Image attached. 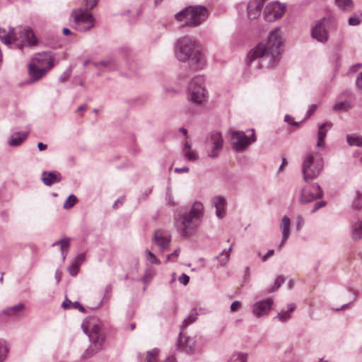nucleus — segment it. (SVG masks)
<instances>
[{"label":"nucleus","instance_id":"nucleus-63","mask_svg":"<svg viewBox=\"0 0 362 362\" xmlns=\"http://www.w3.org/2000/svg\"><path fill=\"white\" fill-rule=\"evenodd\" d=\"M61 277H62V272L59 269H57L55 272V279L57 280V283H59L60 281Z\"/></svg>","mask_w":362,"mask_h":362},{"label":"nucleus","instance_id":"nucleus-17","mask_svg":"<svg viewBox=\"0 0 362 362\" xmlns=\"http://www.w3.org/2000/svg\"><path fill=\"white\" fill-rule=\"evenodd\" d=\"M171 241V234L169 231L162 229L156 230L154 233V242L161 250L169 247Z\"/></svg>","mask_w":362,"mask_h":362},{"label":"nucleus","instance_id":"nucleus-55","mask_svg":"<svg viewBox=\"0 0 362 362\" xmlns=\"http://www.w3.org/2000/svg\"><path fill=\"white\" fill-rule=\"evenodd\" d=\"M72 305H73V302H71L69 299H65L63 301L62 306L64 309H72Z\"/></svg>","mask_w":362,"mask_h":362},{"label":"nucleus","instance_id":"nucleus-52","mask_svg":"<svg viewBox=\"0 0 362 362\" xmlns=\"http://www.w3.org/2000/svg\"><path fill=\"white\" fill-rule=\"evenodd\" d=\"M111 291H112V286L110 284L106 286L105 287V294H104V296L103 298V299L101 300V303L105 301V300L109 297V296L110 295L111 293Z\"/></svg>","mask_w":362,"mask_h":362},{"label":"nucleus","instance_id":"nucleus-28","mask_svg":"<svg viewBox=\"0 0 362 362\" xmlns=\"http://www.w3.org/2000/svg\"><path fill=\"white\" fill-rule=\"evenodd\" d=\"M26 132H16L11 135L9 144L12 146H20L27 138Z\"/></svg>","mask_w":362,"mask_h":362},{"label":"nucleus","instance_id":"nucleus-10","mask_svg":"<svg viewBox=\"0 0 362 362\" xmlns=\"http://www.w3.org/2000/svg\"><path fill=\"white\" fill-rule=\"evenodd\" d=\"M251 132V136H247L243 131H230L232 146L236 152L240 153L245 151L251 144L256 141L255 131L252 129Z\"/></svg>","mask_w":362,"mask_h":362},{"label":"nucleus","instance_id":"nucleus-15","mask_svg":"<svg viewBox=\"0 0 362 362\" xmlns=\"http://www.w3.org/2000/svg\"><path fill=\"white\" fill-rule=\"evenodd\" d=\"M273 303V299L271 298L259 300L251 305L252 313L258 318L266 316L270 312Z\"/></svg>","mask_w":362,"mask_h":362},{"label":"nucleus","instance_id":"nucleus-9","mask_svg":"<svg viewBox=\"0 0 362 362\" xmlns=\"http://www.w3.org/2000/svg\"><path fill=\"white\" fill-rule=\"evenodd\" d=\"M74 18L75 29L79 32H85L94 26V18L93 15L84 8L74 9L71 12Z\"/></svg>","mask_w":362,"mask_h":362},{"label":"nucleus","instance_id":"nucleus-43","mask_svg":"<svg viewBox=\"0 0 362 362\" xmlns=\"http://www.w3.org/2000/svg\"><path fill=\"white\" fill-rule=\"evenodd\" d=\"M77 199L74 194H70L64 204V209H71L76 203Z\"/></svg>","mask_w":362,"mask_h":362},{"label":"nucleus","instance_id":"nucleus-19","mask_svg":"<svg viewBox=\"0 0 362 362\" xmlns=\"http://www.w3.org/2000/svg\"><path fill=\"white\" fill-rule=\"evenodd\" d=\"M48 70L45 68H39L33 64L28 65V74L30 76L28 83H33L42 79L47 73Z\"/></svg>","mask_w":362,"mask_h":362},{"label":"nucleus","instance_id":"nucleus-13","mask_svg":"<svg viewBox=\"0 0 362 362\" xmlns=\"http://www.w3.org/2000/svg\"><path fill=\"white\" fill-rule=\"evenodd\" d=\"M54 57L52 52H43L36 54L29 64L49 71L54 66Z\"/></svg>","mask_w":362,"mask_h":362},{"label":"nucleus","instance_id":"nucleus-56","mask_svg":"<svg viewBox=\"0 0 362 362\" xmlns=\"http://www.w3.org/2000/svg\"><path fill=\"white\" fill-rule=\"evenodd\" d=\"M179 254H180V249L177 248V249L175 250L173 253L169 254V255H167V257H166V262H168L169 260H170L173 257H177Z\"/></svg>","mask_w":362,"mask_h":362},{"label":"nucleus","instance_id":"nucleus-62","mask_svg":"<svg viewBox=\"0 0 362 362\" xmlns=\"http://www.w3.org/2000/svg\"><path fill=\"white\" fill-rule=\"evenodd\" d=\"M316 109H317V105H312L309 108L308 117H310L311 115H313L315 112Z\"/></svg>","mask_w":362,"mask_h":362},{"label":"nucleus","instance_id":"nucleus-64","mask_svg":"<svg viewBox=\"0 0 362 362\" xmlns=\"http://www.w3.org/2000/svg\"><path fill=\"white\" fill-rule=\"evenodd\" d=\"M37 148H38L39 151H42L47 148V145L42 142H39L37 144Z\"/></svg>","mask_w":362,"mask_h":362},{"label":"nucleus","instance_id":"nucleus-21","mask_svg":"<svg viewBox=\"0 0 362 362\" xmlns=\"http://www.w3.org/2000/svg\"><path fill=\"white\" fill-rule=\"evenodd\" d=\"M196 340L194 337H187L182 341L179 340L177 349L187 354H192L195 350Z\"/></svg>","mask_w":362,"mask_h":362},{"label":"nucleus","instance_id":"nucleus-39","mask_svg":"<svg viewBox=\"0 0 362 362\" xmlns=\"http://www.w3.org/2000/svg\"><path fill=\"white\" fill-rule=\"evenodd\" d=\"M8 349L6 342L4 340L0 339V362H3L7 356Z\"/></svg>","mask_w":362,"mask_h":362},{"label":"nucleus","instance_id":"nucleus-12","mask_svg":"<svg viewBox=\"0 0 362 362\" xmlns=\"http://www.w3.org/2000/svg\"><path fill=\"white\" fill-rule=\"evenodd\" d=\"M323 192L319 185L315 183L302 188L299 198L300 204H308L322 197Z\"/></svg>","mask_w":362,"mask_h":362},{"label":"nucleus","instance_id":"nucleus-18","mask_svg":"<svg viewBox=\"0 0 362 362\" xmlns=\"http://www.w3.org/2000/svg\"><path fill=\"white\" fill-rule=\"evenodd\" d=\"M267 0H250L247 6V15L250 19L257 18L262 11V7Z\"/></svg>","mask_w":362,"mask_h":362},{"label":"nucleus","instance_id":"nucleus-41","mask_svg":"<svg viewBox=\"0 0 362 362\" xmlns=\"http://www.w3.org/2000/svg\"><path fill=\"white\" fill-rule=\"evenodd\" d=\"M284 281H285V277L284 276H282V275L278 276L275 280L273 287L268 292L272 293L273 291H276L281 286V285L284 283Z\"/></svg>","mask_w":362,"mask_h":362},{"label":"nucleus","instance_id":"nucleus-4","mask_svg":"<svg viewBox=\"0 0 362 362\" xmlns=\"http://www.w3.org/2000/svg\"><path fill=\"white\" fill-rule=\"evenodd\" d=\"M81 327L88 336L90 344L84 353V357L88 358L102 349L105 341V334L99 324L92 322H83Z\"/></svg>","mask_w":362,"mask_h":362},{"label":"nucleus","instance_id":"nucleus-33","mask_svg":"<svg viewBox=\"0 0 362 362\" xmlns=\"http://www.w3.org/2000/svg\"><path fill=\"white\" fill-rule=\"evenodd\" d=\"M24 309V305L23 303H19L14 306L5 309L2 314L7 315L11 317H16Z\"/></svg>","mask_w":362,"mask_h":362},{"label":"nucleus","instance_id":"nucleus-51","mask_svg":"<svg viewBox=\"0 0 362 362\" xmlns=\"http://www.w3.org/2000/svg\"><path fill=\"white\" fill-rule=\"evenodd\" d=\"M325 205H326V202H325V201H321V202H318L315 203L313 209L311 211V213L316 212L318 209L325 206Z\"/></svg>","mask_w":362,"mask_h":362},{"label":"nucleus","instance_id":"nucleus-7","mask_svg":"<svg viewBox=\"0 0 362 362\" xmlns=\"http://www.w3.org/2000/svg\"><path fill=\"white\" fill-rule=\"evenodd\" d=\"M323 168L322 158H315L312 152L307 153L302 163L303 180L309 182L316 178Z\"/></svg>","mask_w":362,"mask_h":362},{"label":"nucleus","instance_id":"nucleus-38","mask_svg":"<svg viewBox=\"0 0 362 362\" xmlns=\"http://www.w3.org/2000/svg\"><path fill=\"white\" fill-rule=\"evenodd\" d=\"M353 207L356 209H362V192L356 190L353 201Z\"/></svg>","mask_w":362,"mask_h":362},{"label":"nucleus","instance_id":"nucleus-47","mask_svg":"<svg viewBox=\"0 0 362 362\" xmlns=\"http://www.w3.org/2000/svg\"><path fill=\"white\" fill-rule=\"evenodd\" d=\"M68 271L72 276L77 275L79 271V266L77 264L72 263L69 267Z\"/></svg>","mask_w":362,"mask_h":362},{"label":"nucleus","instance_id":"nucleus-25","mask_svg":"<svg viewBox=\"0 0 362 362\" xmlns=\"http://www.w3.org/2000/svg\"><path fill=\"white\" fill-rule=\"evenodd\" d=\"M296 305L293 303H288L286 310H281L274 317L281 322H287L291 319V314L296 310Z\"/></svg>","mask_w":362,"mask_h":362},{"label":"nucleus","instance_id":"nucleus-45","mask_svg":"<svg viewBox=\"0 0 362 362\" xmlns=\"http://www.w3.org/2000/svg\"><path fill=\"white\" fill-rule=\"evenodd\" d=\"M146 253L147 255V259L148 260H151V263H153L154 264H157V265H159L160 264V260L158 259L157 257L155 256V255L153 253H152L151 251H149L148 250H146Z\"/></svg>","mask_w":362,"mask_h":362},{"label":"nucleus","instance_id":"nucleus-1","mask_svg":"<svg viewBox=\"0 0 362 362\" xmlns=\"http://www.w3.org/2000/svg\"><path fill=\"white\" fill-rule=\"evenodd\" d=\"M282 46L280 30L276 28L269 33L266 41L260 42L248 53L247 63L257 69L273 67L279 62Z\"/></svg>","mask_w":362,"mask_h":362},{"label":"nucleus","instance_id":"nucleus-48","mask_svg":"<svg viewBox=\"0 0 362 362\" xmlns=\"http://www.w3.org/2000/svg\"><path fill=\"white\" fill-rule=\"evenodd\" d=\"M71 74V69H68L66 71H65L59 77V80L62 83H64L67 81L68 78L69 77Z\"/></svg>","mask_w":362,"mask_h":362},{"label":"nucleus","instance_id":"nucleus-27","mask_svg":"<svg viewBox=\"0 0 362 362\" xmlns=\"http://www.w3.org/2000/svg\"><path fill=\"white\" fill-rule=\"evenodd\" d=\"M70 240L71 239L69 238H63V239H60L56 242H54L53 244H52V246L54 247L56 245H60V249H61V254H62V259L64 260L66 255H67V253H68V251H69V245H70Z\"/></svg>","mask_w":362,"mask_h":362},{"label":"nucleus","instance_id":"nucleus-3","mask_svg":"<svg viewBox=\"0 0 362 362\" xmlns=\"http://www.w3.org/2000/svg\"><path fill=\"white\" fill-rule=\"evenodd\" d=\"M203 216V204L196 201L189 211L181 215V221L177 225L181 235L185 238L191 236L202 223Z\"/></svg>","mask_w":362,"mask_h":362},{"label":"nucleus","instance_id":"nucleus-2","mask_svg":"<svg viewBox=\"0 0 362 362\" xmlns=\"http://www.w3.org/2000/svg\"><path fill=\"white\" fill-rule=\"evenodd\" d=\"M175 54L180 62L189 60L196 69H202L204 66V57L201 47L188 36L180 38L175 44Z\"/></svg>","mask_w":362,"mask_h":362},{"label":"nucleus","instance_id":"nucleus-16","mask_svg":"<svg viewBox=\"0 0 362 362\" xmlns=\"http://www.w3.org/2000/svg\"><path fill=\"white\" fill-rule=\"evenodd\" d=\"M325 18L315 23L311 30V36L320 42H326L328 40V31L325 25Z\"/></svg>","mask_w":362,"mask_h":362},{"label":"nucleus","instance_id":"nucleus-42","mask_svg":"<svg viewBox=\"0 0 362 362\" xmlns=\"http://www.w3.org/2000/svg\"><path fill=\"white\" fill-rule=\"evenodd\" d=\"M158 354V349H154L147 352L146 362H156L157 356Z\"/></svg>","mask_w":362,"mask_h":362},{"label":"nucleus","instance_id":"nucleus-61","mask_svg":"<svg viewBox=\"0 0 362 362\" xmlns=\"http://www.w3.org/2000/svg\"><path fill=\"white\" fill-rule=\"evenodd\" d=\"M274 253V250H269L264 256L262 257V260L266 261L269 257H272Z\"/></svg>","mask_w":362,"mask_h":362},{"label":"nucleus","instance_id":"nucleus-11","mask_svg":"<svg viewBox=\"0 0 362 362\" xmlns=\"http://www.w3.org/2000/svg\"><path fill=\"white\" fill-rule=\"evenodd\" d=\"M15 35L18 40L13 41V42L19 49H23L24 47L35 46L37 44V40L30 28H19L17 31L15 30Z\"/></svg>","mask_w":362,"mask_h":362},{"label":"nucleus","instance_id":"nucleus-54","mask_svg":"<svg viewBox=\"0 0 362 362\" xmlns=\"http://www.w3.org/2000/svg\"><path fill=\"white\" fill-rule=\"evenodd\" d=\"M72 309H78L80 312L85 313L84 307L78 301L73 302Z\"/></svg>","mask_w":362,"mask_h":362},{"label":"nucleus","instance_id":"nucleus-37","mask_svg":"<svg viewBox=\"0 0 362 362\" xmlns=\"http://www.w3.org/2000/svg\"><path fill=\"white\" fill-rule=\"evenodd\" d=\"M350 103L347 100H344L336 103L333 106V110L337 112H344L348 111L350 109Z\"/></svg>","mask_w":362,"mask_h":362},{"label":"nucleus","instance_id":"nucleus-23","mask_svg":"<svg viewBox=\"0 0 362 362\" xmlns=\"http://www.w3.org/2000/svg\"><path fill=\"white\" fill-rule=\"evenodd\" d=\"M0 40L5 45L10 46L12 41L18 40L15 35V29L9 28L8 30L0 28Z\"/></svg>","mask_w":362,"mask_h":362},{"label":"nucleus","instance_id":"nucleus-5","mask_svg":"<svg viewBox=\"0 0 362 362\" xmlns=\"http://www.w3.org/2000/svg\"><path fill=\"white\" fill-rule=\"evenodd\" d=\"M208 11L204 6L187 7L175 15L177 21L185 20L186 25L197 26L200 25L207 17Z\"/></svg>","mask_w":362,"mask_h":362},{"label":"nucleus","instance_id":"nucleus-8","mask_svg":"<svg viewBox=\"0 0 362 362\" xmlns=\"http://www.w3.org/2000/svg\"><path fill=\"white\" fill-rule=\"evenodd\" d=\"M206 151L208 157L212 159L219 157L223 148L222 134L218 131H212L206 137Z\"/></svg>","mask_w":362,"mask_h":362},{"label":"nucleus","instance_id":"nucleus-20","mask_svg":"<svg viewBox=\"0 0 362 362\" xmlns=\"http://www.w3.org/2000/svg\"><path fill=\"white\" fill-rule=\"evenodd\" d=\"M212 204L216 208V216L218 218H223L226 215V199L221 195L216 196L212 199Z\"/></svg>","mask_w":362,"mask_h":362},{"label":"nucleus","instance_id":"nucleus-50","mask_svg":"<svg viewBox=\"0 0 362 362\" xmlns=\"http://www.w3.org/2000/svg\"><path fill=\"white\" fill-rule=\"evenodd\" d=\"M284 121L292 126H298L300 124L299 122H294L293 118L288 115L285 116Z\"/></svg>","mask_w":362,"mask_h":362},{"label":"nucleus","instance_id":"nucleus-24","mask_svg":"<svg viewBox=\"0 0 362 362\" xmlns=\"http://www.w3.org/2000/svg\"><path fill=\"white\" fill-rule=\"evenodd\" d=\"M42 180L43 183L47 186H51L54 183L59 182L62 176L59 172L51 171L49 173L43 172L42 174Z\"/></svg>","mask_w":362,"mask_h":362},{"label":"nucleus","instance_id":"nucleus-32","mask_svg":"<svg viewBox=\"0 0 362 362\" xmlns=\"http://www.w3.org/2000/svg\"><path fill=\"white\" fill-rule=\"evenodd\" d=\"M337 6L344 11H351L354 8L353 0H335Z\"/></svg>","mask_w":362,"mask_h":362},{"label":"nucleus","instance_id":"nucleus-46","mask_svg":"<svg viewBox=\"0 0 362 362\" xmlns=\"http://www.w3.org/2000/svg\"><path fill=\"white\" fill-rule=\"evenodd\" d=\"M97 0H83V4L86 10L93 8L97 4Z\"/></svg>","mask_w":362,"mask_h":362},{"label":"nucleus","instance_id":"nucleus-30","mask_svg":"<svg viewBox=\"0 0 362 362\" xmlns=\"http://www.w3.org/2000/svg\"><path fill=\"white\" fill-rule=\"evenodd\" d=\"M232 251V246H230L228 250H224L219 255L216 256L215 258L218 261V266L224 267L228 262L230 253Z\"/></svg>","mask_w":362,"mask_h":362},{"label":"nucleus","instance_id":"nucleus-22","mask_svg":"<svg viewBox=\"0 0 362 362\" xmlns=\"http://www.w3.org/2000/svg\"><path fill=\"white\" fill-rule=\"evenodd\" d=\"M332 127V123L329 122H325L318 126L317 132V146L319 148H324L325 146V139L327 135V132L329 129Z\"/></svg>","mask_w":362,"mask_h":362},{"label":"nucleus","instance_id":"nucleus-60","mask_svg":"<svg viewBox=\"0 0 362 362\" xmlns=\"http://www.w3.org/2000/svg\"><path fill=\"white\" fill-rule=\"evenodd\" d=\"M174 171L177 173H187V172H189V168L188 167L175 168Z\"/></svg>","mask_w":362,"mask_h":362},{"label":"nucleus","instance_id":"nucleus-40","mask_svg":"<svg viewBox=\"0 0 362 362\" xmlns=\"http://www.w3.org/2000/svg\"><path fill=\"white\" fill-rule=\"evenodd\" d=\"M183 153L185 157L189 161H195L199 158L197 153L191 149L185 150Z\"/></svg>","mask_w":362,"mask_h":362},{"label":"nucleus","instance_id":"nucleus-49","mask_svg":"<svg viewBox=\"0 0 362 362\" xmlns=\"http://www.w3.org/2000/svg\"><path fill=\"white\" fill-rule=\"evenodd\" d=\"M84 261H85V255L81 253V254H78L76 257L73 263L77 264L78 266H80V264H82Z\"/></svg>","mask_w":362,"mask_h":362},{"label":"nucleus","instance_id":"nucleus-57","mask_svg":"<svg viewBox=\"0 0 362 362\" xmlns=\"http://www.w3.org/2000/svg\"><path fill=\"white\" fill-rule=\"evenodd\" d=\"M304 225V220L301 216L298 217L297 223H296V229L297 230H301Z\"/></svg>","mask_w":362,"mask_h":362},{"label":"nucleus","instance_id":"nucleus-6","mask_svg":"<svg viewBox=\"0 0 362 362\" xmlns=\"http://www.w3.org/2000/svg\"><path fill=\"white\" fill-rule=\"evenodd\" d=\"M187 96L189 101L197 105H202L206 102L208 95L203 76H197L191 80Z\"/></svg>","mask_w":362,"mask_h":362},{"label":"nucleus","instance_id":"nucleus-53","mask_svg":"<svg viewBox=\"0 0 362 362\" xmlns=\"http://www.w3.org/2000/svg\"><path fill=\"white\" fill-rule=\"evenodd\" d=\"M180 284L187 285L189 283V277L185 274H182L178 279Z\"/></svg>","mask_w":362,"mask_h":362},{"label":"nucleus","instance_id":"nucleus-36","mask_svg":"<svg viewBox=\"0 0 362 362\" xmlns=\"http://www.w3.org/2000/svg\"><path fill=\"white\" fill-rule=\"evenodd\" d=\"M346 141L349 146H362V136L347 135Z\"/></svg>","mask_w":362,"mask_h":362},{"label":"nucleus","instance_id":"nucleus-59","mask_svg":"<svg viewBox=\"0 0 362 362\" xmlns=\"http://www.w3.org/2000/svg\"><path fill=\"white\" fill-rule=\"evenodd\" d=\"M356 86L362 90V71L358 74L356 80Z\"/></svg>","mask_w":362,"mask_h":362},{"label":"nucleus","instance_id":"nucleus-31","mask_svg":"<svg viewBox=\"0 0 362 362\" xmlns=\"http://www.w3.org/2000/svg\"><path fill=\"white\" fill-rule=\"evenodd\" d=\"M290 226H291V220L287 216H284L282 218L281 224H280V228L282 232V235L284 236L285 238H288L290 235Z\"/></svg>","mask_w":362,"mask_h":362},{"label":"nucleus","instance_id":"nucleus-35","mask_svg":"<svg viewBox=\"0 0 362 362\" xmlns=\"http://www.w3.org/2000/svg\"><path fill=\"white\" fill-rule=\"evenodd\" d=\"M197 318V313H191L187 317H186L183 322H182V324L181 325V329L183 330L185 327H187V326H189V325L192 324L194 322L196 321ZM182 332L181 331L180 333H179V336L180 337H181L182 335Z\"/></svg>","mask_w":362,"mask_h":362},{"label":"nucleus","instance_id":"nucleus-14","mask_svg":"<svg viewBox=\"0 0 362 362\" xmlns=\"http://www.w3.org/2000/svg\"><path fill=\"white\" fill-rule=\"evenodd\" d=\"M285 12V6L279 3L268 4L264 11V18L268 22L274 21L281 18Z\"/></svg>","mask_w":362,"mask_h":362},{"label":"nucleus","instance_id":"nucleus-34","mask_svg":"<svg viewBox=\"0 0 362 362\" xmlns=\"http://www.w3.org/2000/svg\"><path fill=\"white\" fill-rule=\"evenodd\" d=\"M247 354L243 352H233L228 360V362H247Z\"/></svg>","mask_w":362,"mask_h":362},{"label":"nucleus","instance_id":"nucleus-44","mask_svg":"<svg viewBox=\"0 0 362 362\" xmlns=\"http://www.w3.org/2000/svg\"><path fill=\"white\" fill-rule=\"evenodd\" d=\"M361 18L356 16H354L348 19V23L350 26L358 25L362 21V13L361 14Z\"/></svg>","mask_w":362,"mask_h":362},{"label":"nucleus","instance_id":"nucleus-29","mask_svg":"<svg viewBox=\"0 0 362 362\" xmlns=\"http://www.w3.org/2000/svg\"><path fill=\"white\" fill-rule=\"evenodd\" d=\"M351 238L354 240L362 239V220L354 223L351 226Z\"/></svg>","mask_w":362,"mask_h":362},{"label":"nucleus","instance_id":"nucleus-58","mask_svg":"<svg viewBox=\"0 0 362 362\" xmlns=\"http://www.w3.org/2000/svg\"><path fill=\"white\" fill-rule=\"evenodd\" d=\"M240 307V303L238 300L233 301L230 307V311L234 312Z\"/></svg>","mask_w":362,"mask_h":362},{"label":"nucleus","instance_id":"nucleus-26","mask_svg":"<svg viewBox=\"0 0 362 362\" xmlns=\"http://www.w3.org/2000/svg\"><path fill=\"white\" fill-rule=\"evenodd\" d=\"M91 64L95 67L99 68L100 66L107 68L108 70H115L117 69V64L112 58H108L99 62H93Z\"/></svg>","mask_w":362,"mask_h":362}]
</instances>
